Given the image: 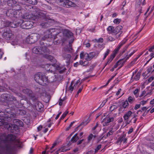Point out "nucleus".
I'll use <instances>...</instances> for the list:
<instances>
[{"mask_svg":"<svg viewBox=\"0 0 154 154\" xmlns=\"http://www.w3.org/2000/svg\"><path fill=\"white\" fill-rule=\"evenodd\" d=\"M0 138L1 140L7 143L4 147L5 152L7 154L11 153L14 146L15 136L12 134L6 136L3 134L1 136Z\"/></svg>","mask_w":154,"mask_h":154,"instance_id":"1","label":"nucleus"},{"mask_svg":"<svg viewBox=\"0 0 154 154\" xmlns=\"http://www.w3.org/2000/svg\"><path fill=\"white\" fill-rule=\"evenodd\" d=\"M36 11V15H33L32 14H31L29 13H25L23 16V18L25 19H31L34 20H36L37 17V15H38L39 17H40L41 19H42L44 21L46 22L45 23H42L41 24V25L43 28H46L48 27L47 21L50 20H51L50 17H47L46 15L45 12L43 11L40 10L38 9H37L35 10Z\"/></svg>","mask_w":154,"mask_h":154,"instance_id":"2","label":"nucleus"},{"mask_svg":"<svg viewBox=\"0 0 154 154\" xmlns=\"http://www.w3.org/2000/svg\"><path fill=\"white\" fill-rule=\"evenodd\" d=\"M35 81L39 84L43 86L47 85L49 83V79L45 75H44L42 73H38L35 75Z\"/></svg>","mask_w":154,"mask_h":154,"instance_id":"3","label":"nucleus"},{"mask_svg":"<svg viewBox=\"0 0 154 154\" xmlns=\"http://www.w3.org/2000/svg\"><path fill=\"white\" fill-rule=\"evenodd\" d=\"M40 44L41 45V49H40L39 46L35 47L32 49L33 52L34 53L42 54L44 53H48L49 50L45 45L44 43L42 42H40Z\"/></svg>","mask_w":154,"mask_h":154,"instance_id":"4","label":"nucleus"},{"mask_svg":"<svg viewBox=\"0 0 154 154\" xmlns=\"http://www.w3.org/2000/svg\"><path fill=\"white\" fill-rule=\"evenodd\" d=\"M122 28V26L120 25H119L115 28H114V27L112 26H109L107 28V29L109 33L113 35H116L117 34L120 32V33L117 36H116V38H118L120 37V35L122 32L121 31Z\"/></svg>","mask_w":154,"mask_h":154,"instance_id":"5","label":"nucleus"},{"mask_svg":"<svg viewBox=\"0 0 154 154\" xmlns=\"http://www.w3.org/2000/svg\"><path fill=\"white\" fill-rule=\"evenodd\" d=\"M13 123L14 124L9 125V128H11L13 130H16L18 129V126H22L23 124L22 121L18 119H14Z\"/></svg>","mask_w":154,"mask_h":154,"instance_id":"6","label":"nucleus"},{"mask_svg":"<svg viewBox=\"0 0 154 154\" xmlns=\"http://www.w3.org/2000/svg\"><path fill=\"white\" fill-rule=\"evenodd\" d=\"M58 1L60 5L67 8L75 7L76 6L75 3L69 0H58Z\"/></svg>","mask_w":154,"mask_h":154,"instance_id":"7","label":"nucleus"},{"mask_svg":"<svg viewBox=\"0 0 154 154\" xmlns=\"http://www.w3.org/2000/svg\"><path fill=\"white\" fill-rule=\"evenodd\" d=\"M44 67L47 70L51 72H54L55 69L59 70L61 69L60 66L55 63L52 65L47 64L45 65Z\"/></svg>","mask_w":154,"mask_h":154,"instance_id":"8","label":"nucleus"},{"mask_svg":"<svg viewBox=\"0 0 154 154\" xmlns=\"http://www.w3.org/2000/svg\"><path fill=\"white\" fill-rule=\"evenodd\" d=\"M20 26L23 29H29L32 26V22L30 21H25L23 20H20Z\"/></svg>","mask_w":154,"mask_h":154,"instance_id":"9","label":"nucleus"},{"mask_svg":"<svg viewBox=\"0 0 154 154\" xmlns=\"http://www.w3.org/2000/svg\"><path fill=\"white\" fill-rule=\"evenodd\" d=\"M8 4L9 6H13V8L16 11L18 12V14H19V11L21 10V6L19 5L18 3L17 2L15 1L10 0L8 2Z\"/></svg>","mask_w":154,"mask_h":154,"instance_id":"10","label":"nucleus"},{"mask_svg":"<svg viewBox=\"0 0 154 154\" xmlns=\"http://www.w3.org/2000/svg\"><path fill=\"white\" fill-rule=\"evenodd\" d=\"M6 14L7 16L11 18L15 17L17 18L18 17L19 15L18 12H17L14 8V9H10L8 10Z\"/></svg>","mask_w":154,"mask_h":154,"instance_id":"11","label":"nucleus"},{"mask_svg":"<svg viewBox=\"0 0 154 154\" xmlns=\"http://www.w3.org/2000/svg\"><path fill=\"white\" fill-rule=\"evenodd\" d=\"M63 38L65 40H67L70 38H72L73 37V34L69 30L65 29L63 32Z\"/></svg>","mask_w":154,"mask_h":154,"instance_id":"12","label":"nucleus"},{"mask_svg":"<svg viewBox=\"0 0 154 154\" xmlns=\"http://www.w3.org/2000/svg\"><path fill=\"white\" fill-rule=\"evenodd\" d=\"M13 34L11 31L9 30H6L3 33L2 36L5 39L9 40L12 38L13 37Z\"/></svg>","mask_w":154,"mask_h":154,"instance_id":"13","label":"nucleus"},{"mask_svg":"<svg viewBox=\"0 0 154 154\" xmlns=\"http://www.w3.org/2000/svg\"><path fill=\"white\" fill-rule=\"evenodd\" d=\"M98 53L95 52H91L88 54L85 53V59L87 60H91L93 58L96 57L98 55Z\"/></svg>","mask_w":154,"mask_h":154,"instance_id":"14","label":"nucleus"},{"mask_svg":"<svg viewBox=\"0 0 154 154\" xmlns=\"http://www.w3.org/2000/svg\"><path fill=\"white\" fill-rule=\"evenodd\" d=\"M40 37V35L37 33H34L31 36L29 39H27V40L29 39L30 42L29 43L32 44L35 42Z\"/></svg>","mask_w":154,"mask_h":154,"instance_id":"15","label":"nucleus"},{"mask_svg":"<svg viewBox=\"0 0 154 154\" xmlns=\"http://www.w3.org/2000/svg\"><path fill=\"white\" fill-rule=\"evenodd\" d=\"M132 114V112L131 111H128L123 116V118L127 124H129L131 122H132V119L129 120Z\"/></svg>","mask_w":154,"mask_h":154,"instance_id":"16","label":"nucleus"},{"mask_svg":"<svg viewBox=\"0 0 154 154\" xmlns=\"http://www.w3.org/2000/svg\"><path fill=\"white\" fill-rule=\"evenodd\" d=\"M113 120L114 118L112 117H106L102 121V123H103L104 126H107L109 125L110 122L113 121Z\"/></svg>","mask_w":154,"mask_h":154,"instance_id":"17","label":"nucleus"},{"mask_svg":"<svg viewBox=\"0 0 154 154\" xmlns=\"http://www.w3.org/2000/svg\"><path fill=\"white\" fill-rule=\"evenodd\" d=\"M1 97L5 100L13 101L16 100L15 98L12 95L4 94L1 95Z\"/></svg>","mask_w":154,"mask_h":154,"instance_id":"18","label":"nucleus"},{"mask_svg":"<svg viewBox=\"0 0 154 154\" xmlns=\"http://www.w3.org/2000/svg\"><path fill=\"white\" fill-rule=\"evenodd\" d=\"M73 41H70L69 44L68 46L64 48L65 52H72L73 51V49L72 47V43Z\"/></svg>","mask_w":154,"mask_h":154,"instance_id":"19","label":"nucleus"},{"mask_svg":"<svg viewBox=\"0 0 154 154\" xmlns=\"http://www.w3.org/2000/svg\"><path fill=\"white\" fill-rule=\"evenodd\" d=\"M15 115L14 113L11 112L8 113L7 112L6 113L5 112V113L4 119L5 120L8 118L12 119L14 117Z\"/></svg>","mask_w":154,"mask_h":154,"instance_id":"20","label":"nucleus"},{"mask_svg":"<svg viewBox=\"0 0 154 154\" xmlns=\"http://www.w3.org/2000/svg\"><path fill=\"white\" fill-rule=\"evenodd\" d=\"M124 60V59L119 60L117 62L116 64L114 66V68H116L118 66H120V67L119 68V69L123 65L124 63H125Z\"/></svg>","mask_w":154,"mask_h":154,"instance_id":"21","label":"nucleus"},{"mask_svg":"<svg viewBox=\"0 0 154 154\" xmlns=\"http://www.w3.org/2000/svg\"><path fill=\"white\" fill-rule=\"evenodd\" d=\"M57 75L53 74L49 78V82H53L57 81L58 78Z\"/></svg>","mask_w":154,"mask_h":154,"instance_id":"22","label":"nucleus"},{"mask_svg":"<svg viewBox=\"0 0 154 154\" xmlns=\"http://www.w3.org/2000/svg\"><path fill=\"white\" fill-rule=\"evenodd\" d=\"M12 91L13 92H14L17 95L22 98V99H26V98L21 93H18L17 91L14 90V89H13Z\"/></svg>","mask_w":154,"mask_h":154,"instance_id":"23","label":"nucleus"},{"mask_svg":"<svg viewBox=\"0 0 154 154\" xmlns=\"http://www.w3.org/2000/svg\"><path fill=\"white\" fill-rule=\"evenodd\" d=\"M20 21L16 23L11 22L10 27L15 28L20 26Z\"/></svg>","mask_w":154,"mask_h":154,"instance_id":"24","label":"nucleus"},{"mask_svg":"<svg viewBox=\"0 0 154 154\" xmlns=\"http://www.w3.org/2000/svg\"><path fill=\"white\" fill-rule=\"evenodd\" d=\"M23 92L24 93L27 94L28 95L30 96L32 92L29 89L24 88L23 90Z\"/></svg>","mask_w":154,"mask_h":154,"instance_id":"25","label":"nucleus"},{"mask_svg":"<svg viewBox=\"0 0 154 154\" xmlns=\"http://www.w3.org/2000/svg\"><path fill=\"white\" fill-rule=\"evenodd\" d=\"M63 56L64 59H66L68 61L71 58L70 55L69 54H66L64 51L63 52Z\"/></svg>","mask_w":154,"mask_h":154,"instance_id":"26","label":"nucleus"},{"mask_svg":"<svg viewBox=\"0 0 154 154\" xmlns=\"http://www.w3.org/2000/svg\"><path fill=\"white\" fill-rule=\"evenodd\" d=\"M79 139V137L77 136V134H76L71 139V141L73 143L76 142Z\"/></svg>","mask_w":154,"mask_h":154,"instance_id":"27","label":"nucleus"},{"mask_svg":"<svg viewBox=\"0 0 154 154\" xmlns=\"http://www.w3.org/2000/svg\"><path fill=\"white\" fill-rule=\"evenodd\" d=\"M114 132V131H113V128H111L109 130V132L107 133L105 137L106 138L107 137H108L110 135H112L113 134Z\"/></svg>","mask_w":154,"mask_h":154,"instance_id":"28","label":"nucleus"},{"mask_svg":"<svg viewBox=\"0 0 154 154\" xmlns=\"http://www.w3.org/2000/svg\"><path fill=\"white\" fill-rule=\"evenodd\" d=\"M49 34L46 35L44 37L42 38L41 40H45L48 38H51V35L49 32H48Z\"/></svg>","mask_w":154,"mask_h":154,"instance_id":"29","label":"nucleus"},{"mask_svg":"<svg viewBox=\"0 0 154 154\" xmlns=\"http://www.w3.org/2000/svg\"><path fill=\"white\" fill-rule=\"evenodd\" d=\"M136 2L139 5H143L146 3L145 0H136Z\"/></svg>","mask_w":154,"mask_h":154,"instance_id":"30","label":"nucleus"},{"mask_svg":"<svg viewBox=\"0 0 154 154\" xmlns=\"http://www.w3.org/2000/svg\"><path fill=\"white\" fill-rule=\"evenodd\" d=\"M57 144V143L56 142H55L52 145V146L50 148V149L49 151V152H50L51 153H52L53 152V151H52V149H54V147L56 146Z\"/></svg>","mask_w":154,"mask_h":154,"instance_id":"31","label":"nucleus"},{"mask_svg":"<svg viewBox=\"0 0 154 154\" xmlns=\"http://www.w3.org/2000/svg\"><path fill=\"white\" fill-rule=\"evenodd\" d=\"M122 107L124 108H126L128 106V103L127 100L125 101L124 102L122 103Z\"/></svg>","mask_w":154,"mask_h":154,"instance_id":"32","label":"nucleus"},{"mask_svg":"<svg viewBox=\"0 0 154 154\" xmlns=\"http://www.w3.org/2000/svg\"><path fill=\"white\" fill-rule=\"evenodd\" d=\"M115 57V54H112L111 55L110 58L108 60L107 63H109L111 62Z\"/></svg>","mask_w":154,"mask_h":154,"instance_id":"33","label":"nucleus"},{"mask_svg":"<svg viewBox=\"0 0 154 154\" xmlns=\"http://www.w3.org/2000/svg\"><path fill=\"white\" fill-rule=\"evenodd\" d=\"M151 58L148 60L145 64V65H146L154 57V52H152L149 55Z\"/></svg>","mask_w":154,"mask_h":154,"instance_id":"34","label":"nucleus"},{"mask_svg":"<svg viewBox=\"0 0 154 154\" xmlns=\"http://www.w3.org/2000/svg\"><path fill=\"white\" fill-rule=\"evenodd\" d=\"M73 82H72L71 83L69 87V89L68 91L70 92L71 93L72 92L73 89H75L72 86V85L73 84Z\"/></svg>","mask_w":154,"mask_h":154,"instance_id":"35","label":"nucleus"},{"mask_svg":"<svg viewBox=\"0 0 154 154\" xmlns=\"http://www.w3.org/2000/svg\"><path fill=\"white\" fill-rule=\"evenodd\" d=\"M121 21V20L120 19H118L117 18L115 19L113 21V22L116 24H119Z\"/></svg>","mask_w":154,"mask_h":154,"instance_id":"36","label":"nucleus"},{"mask_svg":"<svg viewBox=\"0 0 154 154\" xmlns=\"http://www.w3.org/2000/svg\"><path fill=\"white\" fill-rule=\"evenodd\" d=\"M117 106H116L113 105L110 107L109 110L111 112L113 111L114 109H116Z\"/></svg>","mask_w":154,"mask_h":154,"instance_id":"37","label":"nucleus"},{"mask_svg":"<svg viewBox=\"0 0 154 154\" xmlns=\"http://www.w3.org/2000/svg\"><path fill=\"white\" fill-rule=\"evenodd\" d=\"M68 113L69 111H66L64 113H63V115H62L61 116V119H63Z\"/></svg>","mask_w":154,"mask_h":154,"instance_id":"38","label":"nucleus"},{"mask_svg":"<svg viewBox=\"0 0 154 154\" xmlns=\"http://www.w3.org/2000/svg\"><path fill=\"white\" fill-rule=\"evenodd\" d=\"M126 40H123L119 44V46L118 47V49H120L121 47L126 42Z\"/></svg>","mask_w":154,"mask_h":154,"instance_id":"39","label":"nucleus"},{"mask_svg":"<svg viewBox=\"0 0 154 154\" xmlns=\"http://www.w3.org/2000/svg\"><path fill=\"white\" fill-rule=\"evenodd\" d=\"M142 53L140 54L138 57H137L135 58L133 61H132L131 63V65H133V64H134L135 63V62L137 60V59L139 58V57L142 54Z\"/></svg>","mask_w":154,"mask_h":154,"instance_id":"40","label":"nucleus"},{"mask_svg":"<svg viewBox=\"0 0 154 154\" xmlns=\"http://www.w3.org/2000/svg\"><path fill=\"white\" fill-rule=\"evenodd\" d=\"M137 116V115H134V116H133V117L131 119H132V122H133L134 123H136V121L137 120V119L136 118V117Z\"/></svg>","mask_w":154,"mask_h":154,"instance_id":"41","label":"nucleus"},{"mask_svg":"<svg viewBox=\"0 0 154 154\" xmlns=\"http://www.w3.org/2000/svg\"><path fill=\"white\" fill-rule=\"evenodd\" d=\"M101 145L99 144L97 146L96 148L95 149V152L96 153L101 148Z\"/></svg>","mask_w":154,"mask_h":154,"instance_id":"42","label":"nucleus"},{"mask_svg":"<svg viewBox=\"0 0 154 154\" xmlns=\"http://www.w3.org/2000/svg\"><path fill=\"white\" fill-rule=\"evenodd\" d=\"M140 73L139 72L137 73L136 75L134 77V79L136 80H139L140 77Z\"/></svg>","mask_w":154,"mask_h":154,"instance_id":"43","label":"nucleus"},{"mask_svg":"<svg viewBox=\"0 0 154 154\" xmlns=\"http://www.w3.org/2000/svg\"><path fill=\"white\" fill-rule=\"evenodd\" d=\"M110 52V50L109 49H108L106 52V53L104 54V57L103 58V60H104L107 57V56L109 54Z\"/></svg>","mask_w":154,"mask_h":154,"instance_id":"44","label":"nucleus"},{"mask_svg":"<svg viewBox=\"0 0 154 154\" xmlns=\"http://www.w3.org/2000/svg\"><path fill=\"white\" fill-rule=\"evenodd\" d=\"M24 7L25 8V9L28 11H29L30 9H31V8H32V6L30 5H25Z\"/></svg>","mask_w":154,"mask_h":154,"instance_id":"45","label":"nucleus"},{"mask_svg":"<svg viewBox=\"0 0 154 154\" xmlns=\"http://www.w3.org/2000/svg\"><path fill=\"white\" fill-rule=\"evenodd\" d=\"M84 44L86 45V47H89L90 46V44L87 40L85 41L84 42Z\"/></svg>","mask_w":154,"mask_h":154,"instance_id":"46","label":"nucleus"},{"mask_svg":"<svg viewBox=\"0 0 154 154\" xmlns=\"http://www.w3.org/2000/svg\"><path fill=\"white\" fill-rule=\"evenodd\" d=\"M93 134H91L88 137V142H90L93 138Z\"/></svg>","mask_w":154,"mask_h":154,"instance_id":"47","label":"nucleus"},{"mask_svg":"<svg viewBox=\"0 0 154 154\" xmlns=\"http://www.w3.org/2000/svg\"><path fill=\"white\" fill-rule=\"evenodd\" d=\"M139 89H136L134 91V95H136V96L137 97H138V95L137 94L139 91Z\"/></svg>","mask_w":154,"mask_h":154,"instance_id":"48","label":"nucleus"},{"mask_svg":"<svg viewBox=\"0 0 154 154\" xmlns=\"http://www.w3.org/2000/svg\"><path fill=\"white\" fill-rule=\"evenodd\" d=\"M125 136V135H123L122 136L120 137L119 138V142H120V143H121L122 142H123L124 139V138Z\"/></svg>","mask_w":154,"mask_h":154,"instance_id":"49","label":"nucleus"},{"mask_svg":"<svg viewBox=\"0 0 154 154\" xmlns=\"http://www.w3.org/2000/svg\"><path fill=\"white\" fill-rule=\"evenodd\" d=\"M11 22L7 21L5 22V27L10 26Z\"/></svg>","mask_w":154,"mask_h":154,"instance_id":"50","label":"nucleus"},{"mask_svg":"<svg viewBox=\"0 0 154 154\" xmlns=\"http://www.w3.org/2000/svg\"><path fill=\"white\" fill-rule=\"evenodd\" d=\"M108 40L110 42H112L115 40V38L111 36H109L107 38Z\"/></svg>","mask_w":154,"mask_h":154,"instance_id":"51","label":"nucleus"},{"mask_svg":"<svg viewBox=\"0 0 154 154\" xmlns=\"http://www.w3.org/2000/svg\"><path fill=\"white\" fill-rule=\"evenodd\" d=\"M64 99H62L61 98L59 99V104L60 106H61L64 100Z\"/></svg>","mask_w":154,"mask_h":154,"instance_id":"52","label":"nucleus"},{"mask_svg":"<svg viewBox=\"0 0 154 154\" xmlns=\"http://www.w3.org/2000/svg\"><path fill=\"white\" fill-rule=\"evenodd\" d=\"M6 123L5 120L4 119H0V126L2 125L3 124Z\"/></svg>","mask_w":154,"mask_h":154,"instance_id":"53","label":"nucleus"},{"mask_svg":"<svg viewBox=\"0 0 154 154\" xmlns=\"http://www.w3.org/2000/svg\"><path fill=\"white\" fill-rule=\"evenodd\" d=\"M134 99V97L131 96L129 97L128 98V102L130 103H131L132 101Z\"/></svg>","mask_w":154,"mask_h":154,"instance_id":"54","label":"nucleus"},{"mask_svg":"<svg viewBox=\"0 0 154 154\" xmlns=\"http://www.w3.org/2000/svg\"><path fill=\"white\" fill-rule=\"evenodd\" d=\"M85 54H84L83 53H81L80 54V57L81 59H83L85 58Z\"/></svg>","mask_w":154,"mask_h":154,"instance_id":"55","label":"nucleus"},{"mask_svg":"<svg viewBox=\"0 0 154 154\" xmlns=\"http://www.w3.org/2000/svg\"><path fill=\"white\" fill-rule=\"evenodd\" d=\"M119 50V49H118V48H117V49H115L113 51V54H115V56L116 55L117 53Z\"/></svg>","mask_w":154,"mask_h":154,"instance_id":"56","label":"nucleus"},{"mask_svg":"<svg viewBox=\"0 0 154 154\" xmlns=\"http://www.w3.org/2000/svg\"><path fill=\"white\" fill-rule=\"evenodd\" d=\"M83 86H82L81 88H79V90L77 92V96L78 95L79 93H80L81 92V91L83 89Z\"/></svg>","mask_w":154,"mask_h":154,"instance_id":"57","label":"nucleus"},{"mask_svg":"<svg viewBox=\"0 0 154 154\" xmlns=\"http://www.w3.org/2000/svg\"><path fill=\"white\" fill-rule=\"evenodd\" d=\"M152 66H150L147 69V71L148 72V73H149L151 72H152Z\"/></svg>","mask_w":154,"mask_h":154,"instance_id":"58","label":"nucleus"},{"mask_svg":"<svg viewBox=\"0 0 154 154\" xmlns=\"http://www.w3.org/2000/svg\"><path fill=\"white\" fill-rule=\"evenodd\" d=\"M154 50V45L150 47L148 50V51L150 52L153 51V50Z\"/></svg>","mask_w":154,"mask_h":154,"instance_id":"59","label":"nucleus"},{"mask_svg":"<svg viewBox=\"0 0 154 154\" xmlns=\"http://www.w3.org/2000/svg\"><path fill=\"white\" fill-rule=\"evenodd\" d=\"M154 77L153 76H151L148 79V81L149 82H150L154 79Z\"/></svg>","mask_w":154,"mask_h":154,"instance_id":"60","label":"nucleus"},{"mask_svg":"<svg viewBox=\"0 0 154 154\" xmlns=\"http://www.w3.org/2000/svg\"><path fill=\"white\" fill-rule=\"evenodd\" d=\"M147 102V101H144V100H142L140 102V104H141L142 105H143L145 104Z\"/></svg>","mask_w":154,"mask_h":154,"instance_id":"61","label":"nucleus"},{"mask_svg":"<svg viewBox=\"0 0 154 154\" xmlns=\"http://www.w3.org/2000/svg\"><path fill=\"white\" fill-rule=\"evenodd\" d=\"M140 106V104H137L135 105V107H134V109H137L139 108Z\"/></svg>","mask_w":154,"mask_h":154,"instance_id":"62","label":"nucleus"},{"mask_svg":"<svg viewBox=\"0 0 154 154\" xmlns=\"http://www.w3.org/2000/svg\"><path fill=\"white\" fill-rule=\"evenodd\" d=\"M104 136H101L100 137L97 138V140L98 142L100 141L104 137Z\"/></svg>","mask_w":154,"mask_h":154,"instance_id":"63","label":"nucleus"},{"mask_svg":"<svg viewBox=\"0 0 154 154\" xmlns=\"http://www.w3.org/2000/svg\"><path fill=\"white\" fill-rule=\"evenodd\" d=\"M146 94V91H145V90L143 91H142L141 94L140 95V97H142Z\"/></svg>","mask_w":154,"mask_h":154,"instance_id":"64","label":"nucleus"}]
</instances>
